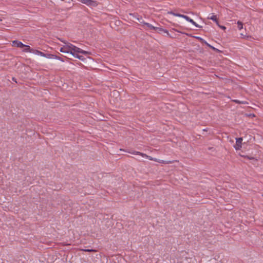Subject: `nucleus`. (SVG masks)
<instances>
[{
    "mask_svg": "<svg viewBox=\"0 0 263 263\" xmlns=\"http://www.w3.org/2000/svg\"><path fill=\"white\" fill-rule=\"evenodd\" d=\"M72 55L82 61H83L84 60V58L82 55H79L77 53H74V52H73L72 53Z\"/></svg>",
    "mask_w": 263,
    "mask_h": 263,
    "instance_id": "f8f14e48",
    "label": "nucleus"
},
{
    "mask_svg": "<svg viewBox=\"0 0 263 263\" xmlns=\"http://www.w3.org/2000/svg\"><path fill=\"white\" fill-rule=\"evenodd\" d=\"M182 18H184L186 21L190 22L191 23H192L193 25H194L197 28H201V26H200V25H198L197 24H196L193 19L191 18L189 16L187 15H184V14H182Z\"/></svg>",
    "mask_w": 263,
    "mask_h": 263,
    "instance_id": "39448f33",
    "label": "nucleus"
},
{
    "mask_svg": "<svg viewBox=\"0 0 263 263\" xmlns=\"http://www.w3.org/2000/svg\"><path fill=\"white\" fill-rule=\"evenodd\" d=\"M33 53H34L36 54L40 55L42 57H46L47 58L50 59L52 58V56H53V54H45L44 52L39 51V50H34L33 51Z\"/></svg>",
    "mask_w": 263,
    "mask_h": 263,
    "instance_id": "0eeeda50",
    "label": "nucleus"
},
{
    "mask_svg": "<svg viewBox=\"0 0 263 263\" xmlns=\"http://www.w3.org/2000/svg\"><path fill=\"white\" fill-rule=\"evenodd\" d=\"M236 144L234 145V147L236 150H239L241 147L242 138H236Z\"/></svg>",
    "mask_w": 263,
    "mask_h": 263,
    "instance_id": "6e6552de",
    "label": "nucleus"
},
{
    "mask_svg": "<svg viewBox=\"0 0 263 263\" xmlns=\"http://www.w3.org/2000/svg\"><path fill=\"white\" fill-rule=\"evenodd\" d=\"M65 44L60 49V51L63 53H70L72 54L73 53L71 50L72 44L68 42H64Z\"/></svg>",
    "mask_w": 263,
    "mask_h": 263,
    "instance_id": "f03ea898",
    "label": "nucleus"
},
{
    "mask_svg": "<svg viewBox=\"0 0 263 263\" xmlns=\"http://www.w3.org/2000/svg\"><path fill=\"white\" fill-rule=\"evenodd\" d=\"M82 250L88 252H96L97 251L96 250L94 249H82Z\"/></svg>",
    "mask_w": 263,
    "mask_h": 263,
    "instance_id": "f3484780",
    "label": "nucleus"
},
{
    "mask_svg": "<svg viewBox=\"0 0 263 263\" xmlns=\"http://www.w3.org/2000/svg\"><path fill=\"white\" fill-rule=\"evenodd\" d=\"M262 196H263V195H262Z\"/></svg>",
    "mask_w": 263,
    "mask_h": 263,
    "instance_id": "b1692460",
    "label": "nucleus"
},
{
    "mask_svg": "<svg viewBox=\"0 0 263 263\" xmlns=\"http://www.w3.org/2000/svg\"><path fill=\"white\" fill-rule=\"evenodd\" d=\"M161 31L166 33L168 36L172 38L178 37L180 35L179 33H180L179 30L176 29H172L170 30V32L167 30L163 29Z\"/></svg>",
    "mask_w": 263,
    "mask_h": 263,
    "instance_id": "f257e3e1",
    "label": "nucleus"
},
{
    "mask_svg": "<svg viewBox=\"0 0 263 263\" xmlns=\"http://www.w3.org/2000/svg\"><path fill=\"white\" fill-rule=\"evenodd\" d=\"M59 40H60V41H61V42H63V43H64V42H67L66 41H65V40H62V39H59Z\"/></svg>",
    "mask_w": 263,
    "mask_h": 263,
    "instance_id": "4be33fe9",
    "label": "nucleus"
},
{
    "mask_svg": "<svg viewBox=\"0 0 263 263\" xmlns=\"http://www.w3.org/2000/svg\"><path fill=\"white\" fill-rule=\"evenodd\" d=\"M72 52L74 53H81L87 55L89 54V52L86 51H84L72 44L71 50Z\"/></svg>",
    "mask_w": 263,
    "mask_h": 263,
    "instance_id": "7ed1b4c3",
    "label": "nucleus"
},
{
    "mask_svg": "<svg viewBox=\"0 0 263 263\" xmlns=\"http://www.w3.org/2000/svg\"><path fill=\"white\" fill-rule=\"evenodd\" d=\"M208 18L215 21L218 24V22L216 15H212L211 16L209 17Z\"/></svg>",
    "mask_w": 263,
    "mask_h": 263,
    "instance_id": "ddd939ff",
    "label": "nucleus"
},
{
    "mask_svg": "<svg viewBox=\"0 0 263 263\" xmlns=\"http://www.w3.org/2000/svg\"><path fill=\"white\" fill-rule=\"evenodd\" d=\"M51 58H54V59H58L59 60H60V61H61L62 62L64 61V60L61 57H58V56H57L56 55H53V56H52Z\"/></svg>",
    "mask_w": 263,
    "mask_h": 263,
    "instance_id": "a211bd4d",
    "label": "nucleus"
},
{
    "mask_svg": "<svg viewBox=\"0 0 263 263\" xmlns=\"http://www.w3.org/2000/svg\"><path fill=\"white\" fill-rule=\"evenodd\" d=\"M238 28L239 30H241L243 28V24L240 21L237 22Z\"/></svg>",
    "mask_w": 263,
    "mask_h": 263,
    "instance_id": "2eb2a0df",
    "label": "nucleus"
},
{
    "mask_svg": "<svg viewBox=\"0 0 263 263\" xmlns=\"http://www.w3.org/2000/svg\"><path fill=\"white\" fill-rule=\"evenodd\" d=\"M170 13L172 14L173 15H174L175 16H181V14H180L179 13H175L174 12H171Z\"/></svg>",
    "mask_w": 263,
    "mask_h": 263,
    "instance_id": "6ab92c4d",
    "label": "nucleus"
},
{
    "mask_svg": "<svg viewBox=\"0 0 263 263\" xmlns=\"http://www.w3.org/2000/svg\"><path fill=\"white\" fill-rule=\"evenodd\" d=\"M205 44L211 48L215 49V48L209 45L207 42H205Z\"/></svg>",
    "mask_w": 263,
    "mask_h": 263,
    "instance_id": "412c9836",
    "label": "nucleus"
},
{
    "mask_svg": "<svg viewBox=\"0 0 263 263\" xmlns=\"http://www.w3.org/2000/svg\"><path fill=\"white\" fill-rule=\"evenodd\" d=\"M25 48L23 49L24 52H33L34 50L31 49L30 47L28 45H26L24 46Z\"/></svg>",
    "mask_w": 263,
    "mask_h": 263,
    "instance_id": "9b49d317",
    "label": "nucleus"
},
{
    "mask_svg": "<svg viewBox=\"0 0 263 263\" xmlns=\"http://www.w3.org/2000/svg\"><path fill=\"white\" fill-rule=\"evenodd\" d=\"M143 25H145L149 29H153V30H156V31L157 32H160V31H161L162 30H163L162 28H159V27H155L154 26H153V25H152L151 24H149V23H144V24H143Z\"/></svg>",
    "mask_w": 263,
    "mask_h": 263,
    "instance_id": "1a4fd4ad",
    "label": "nucleus"
},
{
    "mask_svg": "<svg viewBox=\"0 0 263 263\" xmlns=\"http://www.w3.org/2000/svg\"><path fill=\"white\" fill-rule=\"evenodd\" d=\"M220 28H222V29H226V27L224 26H220Z\"/></svg>",
    "mask_w": 263,
    "mask_h": 263,
    "instance_id": "5701e85b",
    "label": "nucleus"
},
{
    "mask_svg": "<svg viewBox=\"0 0 263 263\" xmlns=\"http://www.w3.org/2000/svg\"><path fill=\"white\" fill-rule=\"evenodd\" d=\"M129 15L132 17L137 19V16H139V15L138 13H130Z\"/></svg>",
    "mask_w": 263,
    "mask_h": 263,
    "instance_id": "dca6fc26",
    "label": "nucleus"
},
{
    "mask_svg": "<svg viewBox=\"0 0 263 263\" xmlns=\"http://www.w3.org/2000/svg\"><path fill=\"white\" fill-rule=\"evenodd\" d=\"M79 1L89 6H96L97 5L96 1L91 0H79Z\"/></svg>",
    "mask_w": 263,
    "mask_h": 263,
    "instance_id": "423d86ee",
    "label": "nucleus"
},
{
    "mask_svg": "<svg viewBox=\"0 0 263 263\" xmlns=\"http://www.w3.org/2000/svg\"><path fill=\"white\" fill-rule=\"evenodd\" d=\"M13 46H15L17 47L23 48L25 46V45L23 44L21 42L18 41H13Z\"/></svg>",
    "mask_w": 263,
    "mask_h": 263,
    "instance_id": "9d476101",
    "label": "nucleus"
},
{
    "mask_svg": "<svg viewBox=\"0 0 263 263\" xmlns=\"http://www.w3.org/2000/svg\"><path fill=\"white\" fill-rule=\"evenodd\" d=\"M233 101L236 102V103H238V104H243V102H241V101H240L239 100H235Z\"/></svg>",
    "mask_w": 263,
    "mask_h": 263,
    "instance_id": "aec40b11",
    "label": "nucleus"
},
{
    "mask_svg": "<svg viewBox=\"0 0 263 263\" xmlns=\"http://www.w3.org/2000/svg\"><path fill=\"white\" fill-rule=\"evenodd\" d=\"M129 153H131L132 154L138 155L141 156L142 157H144V158H146L150 160H154V161H156V159H153L151 156H148V155H147L145 154H144V153H141V152H139L133 151V152H129Z\"/></svg>",
    "mask_w": 263,
    "mask_h": 263,
    "instance_id": "20e7f679",
    "label": "nucleus"
},
{
    "mask_svg": "<svg viewBox=\"0 0 263 263\" xmlns=\"http://www.w3.org/2000/svg\"><path fill=\"white\" fill-rule=\"evenodd\" d=\"M136 20L137 21H138L141 24H142L143 25L145 23V22L143 20L142 16L140 15L137 16V18Z\"/></svg>",
    "mask_w": 263,
    "mask_h": 263,
    "instance_id": "4468645a",
    "label": "nucleus"
}]
</instances>
